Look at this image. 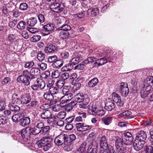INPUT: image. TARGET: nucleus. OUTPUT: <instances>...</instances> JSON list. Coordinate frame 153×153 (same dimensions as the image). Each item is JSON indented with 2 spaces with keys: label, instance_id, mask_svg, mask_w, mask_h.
Listing matches in <instances>:
<instances>
[{
  "label": "nucleus",
  "instance_id": "nucleus-1",
  "mask_svg": "<svg viewBox=\"0 0 153 153\" xmlns=\"http://www.w3.org/2000/svg\"><path fill=\"white\" fill-rule=\"evenodd\" d=\"M33 124V128L27 127L21 131V136L22 139L25 141H27L30 139L31 135H37L41 132L44 123L39 120L34 121Z\"/></svg>",
  "mask_w": 153,
  "mask_h": 153
},
{
  "label": "nucleus",
  "instance_id": "nucleus-2",
  "mask_svg": "<svg viewBox=\"0 0 153 153\" xmlns=\"http://www.w3.org/2000/svg\"><path fill=\"white\" fill-rule=\"evenodd\" d=\"M68 139V135L67 134H61L55 138L54 142L56 146H63L65 150L70 151L71 150V148L68 147L70 143L69 142H67Z\"/></svg>",
  "mask_w": 153,
  "mask_h": 153
},
{
  "label": "nucleus",
  "instance_id": "nucleus-3",
  "mask_svg": "<svg viewBox=\"0 0 153 153\" xmlns=\"http://www.w3.org/2000/svg\"><path fill=\"white\" fill-rule=\"evenodd\" d=\"M30 72L27 70L23 71L22 74L19 76L17 79V81L18 82H21L25 86L30 85V82L32 84H34V80L33 79L30 75Z\"/></svg>",
  "mask_w": 153,
  "mask_h": 153
},
{
  "label": "nucleus",
  "instance_id": "nucleus-4",
  "mask_svg": "<svg viewBox=\"0 0 153 153\" xmlns=\"http://www.w3.org/2000/svg\"><path fill=\"white\" fill-rule=\"evenodd\" d=\"M40 117L42 119L47 120V122L49 124L56 121V115L53 114L50 110L47 109H43Z\"/></svg>",
  "mask_w": 153,
  "mask_h": 153
},
{
  "label": "nucleus",
  "instance_id": "nucleus-5",
  "mask_svg": "<svg viewBox=\"0 0 153 153\" xmlns=\"http://www.w3.org/2000/svg\"><path fill=\"white\" fill-rule=\"evenodd\" d=\"M52 139L48 137L42 138L40 140L36 143L39 147H43L44 150L47 151L52 146Z\"/></svg>",
  "mask_w": 153,
  "mask_h": 153
},
{
  "label": "nucleus",
  "instance_id": "nucleus-6",
  "mask_svg": "<svg viewBox=\"0 0 153 153\" xmlns=\"http://www.w3.org/2000/svg\"><path fill=\"white\" fill-rule=\"evenodd\" d=\"M123 143L126 145H131L133 141L132 134L129 132H127L123 135Z\"/></svg>",
  "mask_w": 153,
  "mask_h": 153
},
{
  "label": "nucleus",
  "instance_id": "nucleus-7",
  "mask_svg": "<svg viewBox=\"0 0 153 153\" xmlns=\"http://www.w3.org/2000/svg\"><path fill=\"white\" fill-rule=\"evenodd\" d=\"M120 92L122 96L126 97L129 92L128 85L126 83L122 82L119 87Z\"/></svg>",
  "mask_w": 153,
  "mask_h": 153
},
{
  "label": "nucleus",
  "instance_id": "nucleus-8",
  "mask_svg": "<svg viewBox=\"0 0 153 153\" xmlns=\"http://www.w3.org/2000/svg\"><path fill=\"white\" fill-rule=\"evenodd\" d=\"M51 10L56 12H60L62 11L64 9V6L61 3L57 2L55 1L50 6Z\"/></svg>",
  "mask_w": 153,
  "mask_h": 153
},
{
  "label": "nucleus",
  "instance_id": "nucleus-9",
  "mask_svg": "<svg viewBox=\"0 0 153 153\" xmlns=\"http://www.w3.org/2000/svg\"><path fill=\"white\" fill-rule=\"evenodd\" d=\"M96 60L95 57L93 56L88 57L84 62L82 63L79 64L75 66L74 69L77 70H82L84 68V64H90L94 62Z\"/></svg>",
  "mask_w": 153,
  "mask_h": 153
},
{
  "label": "nucleus",
  "instance_id": "nucleus-10",
  "mask_svg": "<svg viewBox=\"0 0 153 153\" xmlns=\"http://www.w3.org/2000/svg\"><path fill=\"white\" fill-rule=\"evenodd\" d=\"M152 91H153V88H151L150 86L146 85V83H145L144 87L141 90L140 93L141 96L142 98H145Z\"/></svg>",
  "mask_w": 153,
  "mask_h": 153
},
{
  "label": "nucleus",
  "instance_id": "nucleus-11",
  "mask_svg": "<svg viewBox=\"0 0 153 153\" xmlns=\"http://www.w3.org/2000/svg\"><path fill=\"white\" fill-rule=\"evenodd\" d=\"M35 97V95L32 96L29 94H26L22 95L21 97L20 102L22 104H26L28 103L33 99Z\"/></svg>",
  "mask_w": 153,
  "mask_h": 153
},
{
  "label": "nucleus",
  "instance_id": "nucleus-12",
  "mask_svg": "<svg viewBox=\"0 0 153 153\" xmlns=\"http://www.w3.org/2000/svg\"><path fill=\"white\" fill-rule=\"evenodd\" d=\"M83 53L82 52H75L73 53L74 58L71 59L72 62L76 65L82 61L83 59Z\"/></svg>",
  "mask_w": 153,
  "mask_h": 153
},
{
  "label": "nucleus",
  "instance_id": "nucleus-13",
  "mask_svg": "<svg viewBox=\"0 0 153 153\" xmlns=\"http://www.w3.org/2000/svg\"><path fill=\"white\" fill-rule=\"evenodd\" d=\"M88 145L87 153H97L98 144L96 142L94 141L91 143L88 142Z\"/></svg>",
  "mask_w": 153,
  "mask_h": 153
},
{
  "label": "nucleus",
  "instance_id": "nucleus-14",
  "mask_svg": "<svg viewBox=\"0 0 153 153\" xmlns=\"http://www.w3.org/2000/svg\"><path fill=\"white\" fill-rule=\"evenodd\" d=\"M30 72L31 76V77L34 80L33 83L34 84H35L37 79L36 76L40 74V70L38 68L33 67L30 69Z\"/></svg>",
  "mask_w": 153,
  "mask_h": 153
},
{
  "label": "nucleus",
  "instance_id": "nucleus-15",
  "mask_svg": "<svg viewBox=\"0 0 153 153\" xmlns=\"http://www.w3.org/2000/svg\"><path fill=\"white\" fill-rule=\"evenodd\" d=\"M113 99L117 105L120 107L122 106L124 104L123 101L121 99L120 96L116 93L113 92L112 94Z\"/></svg>",
  "mask_w": 153,
  "mask_h": 153
},
{
  "label": "nucleus",
  "instance_id": "nucleus-16",
  "mask_svg": "<svg viewBox=\"0 0 153 153\" xmlns=\"http://www.w3.org/2000/svg\"><path fill=\"white\" fill-rule=\"evenodd\" d=\"M147 138V134L146 132L143 131H140L136 134V139L139 141L145 143Z\"/></svg>",
  "mask_w": 153,
  "mask_h": 153
},
{
  "label": "nucleus",
  "instance_id": "nucleus-17",
  "mask_svg": "<svg viewBox=\"0 0 153 153\" xmlns=\"http://www.w3.org/2000/svg\"><path fill=\"white\" fill-rule=\"evenodd\" d=\"M55 28V25L53 23H48L45 25L43 27V31H45V32L46 33L45 34L46 35L49 34L50 32H51Z\"/></svg>",
  "mask_w": 153,
  "mask_h": 153
},
{
  "label": "nucleus",
  "instance_id": "nucleus-18",
  "mask_svg": "<svg viewBox=\"0 0 153 153\" xmlns=\"http://www.w3.org/2000/svg\"><path fill=\"white\" fill-rule=\"evenodd\" d=\"M59 56L62 59L66 60L69 57V50L64 48H62L59 53Z\"/></svg>",
  "mask_w": 153,
  "mask_h": 153
},
{
  "label": "nucleus",
  "instance_id": "nucleus-19",
  "mask_svg": "<svg viewBox=\"0 0 153 153\" xmlns=\"http://www.w3.org/2000/svg\"><path fill=\"white\" fill-rule=\"evenodd\" d=\"M145 142L135 139L133 143L134 149L136 151H139L143 147Z\"/></svg>",
  "mask_w": 153,
  "mask_h": 153
},
{
  "label": "nucleus",
  "instance_id": "nucleus-20",
  "mask_svg": "<svg viewBox=\"0 0 153 153\" xmlns=\"http://www.w3.org/2000/svg\"><path fill=\"white\" fill-rule=\"evenodd\" d=\"M45 53H53L56 51V48L52 44L47 45L44 49Z\"/></svg>",
  "mask_w": 153,
  "mask_h": 153
},
{
  "label": "nucleus",
  "instance_id": "nucleus-21",
  "mask_svg": "<svg viewBox=\"0 0 153 153\" xmlns=\"http://www.w3.org/2000/svg\"><path fill=\"white\" fill-rule=\"evenodd\" d=\"M44 98L50 101V103L51 104H53L56 103V101L54 100V96L50 94L49 92H46L44 93Z\"/></svg>",
  "mask_w": 153,
  "mask_h": 153
},
{
  "label": "nucleus",
  "instance_id": "nucleus-22",
  "mask_svg": "<svg viewBox=\"0 0 153 153\" xmlns=\"http://www.w3.org/2000/svg\"><path fill=\"white\" fill-rule=\"evenodd\" d=\"M99 11V10L97 7L91 8L88 10L87 14L91 17H95L98 14Z\"/></svg>",
  "mask_w": 153,
  "mask_h": 153
},
{
  "label": "nucleus",
  "instance_id": "nucleus-23",
  "mask_svg": "<svg viewBox=\"0 0 153 153\" xmlns=\"http://www.w3.org/2000/svg\"><path fill=\"white\" fill-rule=\"evenodd\" d=\"M76 65L75 63H73L72 62L71 60L68 63L66 64L62 68L61 70L63 71L71 70L73 69L74 66Z\"/></svg>",
  "mask_w": 153,
  "mask_h": 153
},
{
  "label": "nucleus",
  "instance_id": "nucleus-24",
  "mask_svg": "<svg viewBox=\"0 0 153 153\" xmlns=\"http://www.w3.org/2000/svg\"><path fill=\"white\" fill-rule=\"evenodd\" d=\"M30 120L29 117H25L23 116V118L21 120L19 124L20 126L25 127L28 125L30 123Z\"/></svg>",
  "mask_w": 153,
  "mask_h": 153
},
{
  "label": "nucleus",
  "instance_id": "nucleus-25",
  "mask_svg": "<svg viewBox=\"0 0 153 153\" xmlns=\"http://www.w3.org/2000/svg\"><path fill=\"white\" fill-rule=\"evenodd\" d=\"M99 82V80L95 77L90 80L88 83V86L90 88H93L96 86Z\"/></svg>",
  "mask_w": 153,
  "mask_h": 153
},
{
  "label": "nucleus",
  "instance_id": "nucleus-26",
  "mask_svg": "<svg viewBox=\"0 0 153 153\" xmlns=\"http://www.w3.org/2000/svg\"><path fill=\"white\" fill-rule=\"evenodd\" d=\"M23 117V115H22V114L18 113L12 116L11 119L13 122L18 123L20 122Z\"/></svg>",
  "mask_w": 153,
  "mask_h": 153
},
{
  "label": "nucleus",
  "instance_id": "nucleus-27",
  "mask_svg": "<svg viewBox=\"0 0 153 153\" xmlns=\"http://www.w3.org/2000/svg\"><path fill=\"white\" fill-rule=\"evenodd\" d=\"M36 82L38 84L39 88L40 90H42L45 89L46 84L45 82L43 79L38 78Z\"/></svg>",
  "mask_w": 153,
  "mask_h": 153
},
{
  "label": "nucleus",
  "instance_id": "nucleus-28",
  "mask_svg": "<svg viewBox=\"0 0 153 153\" xmlns=\"http://www.w3.org/2000/svg\"><path fill=\"white\" fill-rule=\"evenodd\" d=\"M73 97V95L72 93H68V94L63 96V100H62V101H61V103H67L68 101L71 100Z\"/></svg>",
  "mask_w": 153,
  "mask_h": 153
},
{
  "label": "nucleus",
  "instance_id": "nucleus-29",
  "mask_svg": "<svg viewBox=\"0 0 153 153\" xmlns=\"http://www.w3.org/2000/svg\"><path fill=\"white\" fill-rule=\"evenodd\" d=\"M9 110L15 113L19 111L20 109V107L16 104L15 102L9 105Z\"/></svg>",
  "mask_w": 153,
  "mask_h": 153
},
{
  "label": "nucleus",
  "instance_id": "nucleus-30",
  "mask_svg": "<svg viewBox=\"0 0 153 153\" xmlns=\"http://www.w3.org/2000/svg\"><path fill=\"white\" fill-rule=\"evenodd\" d=\"M27 23L30 26H34L37 23V20L35 17H31L28 19Z\"/></svg>",
  "mask_w": 153,
  "mask_h": 153
},
{
  "label": "nucleus",
  "instance_id": "nucleus-31",
  "mask_svg": "<svg viewBox=\"0 0 153 153\" xmlns=\"http://www.w3.org/2000/svg\"><path fill=\"white\" fill-rule=\"evenodd\" d=\"M71 26L67 24L64 23L63 25H62L60 27H58L56 30H63L64 31H68L71 29Z\"/></svg>",
  "mask_w": 153,
  "mask_h": 153
},
{
  "label": "nucleus",
  "instance_id": "nucleus-32",
  "mask_svg": "<svg viewBox=\"0 0 153 153\" xmlns=\"http://www.w3.org/2000/svg\"><path fill=\"white\" fill-rule=\"evenodd\" d=\"M115 146L117 148H119L120 146H122L123 143V137H122V138H120L118 137H115Z\"/></svg>",
  "mask_w": 153,
  "mask_h": 153
},
{
  "label": "nucleus",
  "instance_id": "nucleus-33",
  "mask_svg": "<svg viewBox=\"0 0 153 153\" xmlns=\"http://www.w3.org/2000/svg\"><path fill=\"white\" fill-rule=\"evenodd\" d=\"M65 18L64 17H61L58 18L56 19V27H59L63 25L65 23Z\"/></svg>",
  "mask_w": 153,
  "mask_h": 153
},
{
  "label": "nucleus",
  "instance_id": "nucleus-34",
  "mask_svg": "<svg viewBox=\"0 0 153 153\" xmlns=\"http://www.w3.org/2000/svg\"><path fill=\"white\" fill-rule=\"evenodd\" d=\"M69 33L67 31L62 30L59 33V37L62 39H65L69 36Z\"/></svg>",
  "mask_w": 153,
  "mask_h": 153
},
{
  "label": "nucleus",
  "instance_id": "nucleus-35",
  "mask_svg": "<svg viewBox=\"0 0 153 153\" xmlns=\"http://www.w3.org/2000/svg\"><path fill=\"white\" fill-rule=\"evenodd\" d=\"M46 57V55L42 51H39L38 52L37 58L38 60L40 62H42L44 60Z\"/></svg>",
  "mask_w": 153,
  "mask_h": 153
},
{
  "label": "nucleus",
  "instance_id": "nucleus-36",
  "mask_svg": "<svg viewBox=\"0 0 153 153\" xmlns=\"http://www.w3.org/2000/svg\"><path fill=\"white\" fill-rule=\"evenodd\" d=\"M146 85L147 86H150L151 88L152 86H153V76H148L146 79Z\"/></svg>",
  "mask_w": 153,
  "mask_h": 153
},
{
  "label": "nucleus",
  "instance_id": "nucleus-37",
  "mask_svg": "<svg viewBox=\"0 0 153 153\" xmlns=\"http://www.w3.org/2000/svg\"><path fill=\"white\" fill-rule=\"evenodd\" d=\"M114 107V104L112 101L107 102L106 103V110L108 111H111Z\"/></svg>",
  "mask_w": 153,
  "mask_h": 153
},
{
  "label": "nucleus",
  "instance_id": "nucleus-38",
  "mask_svg": "<svg viewBox=\"0 0 153 153\" xmlns=\"http://www.w3.org/2000/svg\"><path fill=\"white\" fill-rule=\"evenodd\" d=\"M50 127L49 126H44L42 128L41 132L42 134L45 135L49 133L50 132Z\"/></svg>",
  "mask_w": 153,
  "mask_h": 153
},
{
  "label": "nucleus",
  "instance_id": "nucleus-39",
  "mask_svg": "<svg viewBox=\"0 0 153 153\" xmlns=\"http://www.w3.org/2000/svg\"><path fill=\"white\" fill-rule=\"evenodd\" d=\"M76 139V136L74 134L70 135L69 137H68V142H69L70 144H68V147H71V145L72 144L73 142Z\"/></svg>",
  "mask_w": 153,
  "mask_h": 153
},
{
  "label": "nucleus",
  "instance_id": "nucleus-40",
  "mask_svg": "<svg viewBox=\"0 0 153 153\" xmlns=\"http://www.w3.org/2000/svg\"><path fill=\"white\" fill-rule=\"evenodd\" d=\"M49 93L52 95L58 94L59 90L57 87L53 86L48 88Z\"/></svg>",
  "mask_w": 153,
  "mask_h": 153
},
{
  "label": "nucleus",
  "instance_id": "nucleus-41",
  "mask_svg": "<svg viewBox=\"0 0 153 153\" xmlns=\"http://www.w3.org/2000/svg\"><path fill=\"white\" fill-rule=\"evenodd\" d=\"M26 23L24 21H21L17 25V28L19 30L24 29L25 27Z\"/></svg>",
  "mask_w": 153,
  "mask_h": 153
},
{
  "label": "nucleus",
  "instance_id": "nucleus-42",
  "mask_svg": "<svg viewBox=\"0 0 153 153\" xmlns=\"http://www.w3.org/2000/svg\"><path fill=\"white\" fill-rule=\"evenodd\" d=\"M32 99V101L28 105L31 106L33 108H35L38 107L39 105V102L36 99H35L33 100Z\"/></svg>",
  "mask_w": 153,
  "mask_h": 153
},
{
  "label": "nucleus",
  "instance_id": "nucleus-43",
  "mask_svg": "<svg viewBox=\"0 0 153 153\" xmlns=\"http://www.w3.org/2000/svg\"><path fill=\"white\" fill-rule=\"evenodd\" d=\"M63 64V61L62 60H57V59L56 61L53 63V65L55 66L56 68H59L62 66Z\"/></svg>",
  "mask_w": 153,
  "mask_h": 153
},
{
  "label": "nucleus",
  "instance_id": "nucleus-44",
  "mask_svg": "<svg viewBox=\"0 0 153 153\" xmlns=\"http://www.w3.org/2000/svg\"><path fill=\"white\" fill-rule=\"evenodd\" d=\"M28 8V5L25 2H22L21 3L19 7L20 10L22 11H26Z\"/></svg>",
  "mask_w": 153,
  "mask_h": 153
},
{
  "label": "nucleus",
  "instance_id": "nucleus-45",
  "mask_svg": "<svg viewBox=\"0 0 153 153\" xmlns=\"http://www.w3.org/2000/svg\"><path fill=\"white\" fill-rule=\"evenodd\" d=\"M34 62L33 61H31L25 62L24 67L26 68L30 69V68H32V67L34 66Z\"/></svg>",
  "mask_w": 153,
  "mask_h": 153
},
{
  "label": "nucleus",
  "instance_id": "nucleus-46",
  "mask_svg": "<svg viewBox=\"0 0 153 153\" xmlns=\"http://www.w3.org/2000/svg\"><path fill=\"white\" fill-rule=\"evenodd\" d=\"M11 81V79L8 77H6L2 79L1 82V83L2 86H4L5 85H7L8 84L10 83Z\"/></svg>",
  "mask_w": 153,
  "mask_h": 153
},
{
  "label": "nucleus",
  "instance_id": "nucleus-47",
  "mask_svg": "<svg viewBox=\"0 0 153 153\" xmlns=\"http://www.w3.org/2000/svg\"><path fill=\"white\" fill-rule=\"evenodd\" d=\"M37 65L38 68L42 70H45L47 67V64L44 62H39L37 64Z\"/></svg>",
  "mask_w": 153,
  "mask_h": 153
},
{
  "label": "nucleus",
  "instance_id": "nucleus-48",
  "mask_svg": "<svg viewBox=\"0 0 153 153\" xmlns=\"http://www.w3.org/2000/svg\"><path fill=\"white\" fill-rule=\"evenodd\" d=\"M10 110H6L4 111V117L8 119H10L13 115V114H12L11 111Z\"/></svg>",
  "mask_w": 153,
  "mask_h": 153
},
{
  "label": "nucleus",
  "instance_id": "nucleus-49",
  "mask_svg": "<svg viewBox=\"0 0 153 153\" xmlns=\"http://www.w3.org/2000/svg\"><path fill=\"white\" fill-rule=\"evenodd\" d=\"M12 97L13 101H14V102H16V103H17L18 102H19L21 99L19 98V97L16 93H14L12 95Z\"/></svg>",
  "mask_w": 153,
  "mask_h": 153
},
{
  "label": "nucleus",
  "instance_id": "nucleus-50",
  "mask_svg": "<svg viewBox=\"0 0 153 153\" xmlns=\"http://www.w3.org/2000/svg\"><path fill=\"white\" fill-rule=\"evenodd\" d=\"M60 74V72L58 70H56L52 72L51 76L53 78H56L59 77Z\"/></svg>",
  "mask_w": 153,
  "mask_h": 153
},
{
  "label": "nucleus",
  "instance_id": "nucleus-51",
  "mask_svg": "<svg viewBox=\"0 0 153 153\" xmlns=\"http://www.w3.org/2000/svg\"><path fill=\"white\" fill-rule=\"evenodd\" d=\"M88 141H87L84 142L80 145L78 150L81 151V152L85 150L86 149V146L87 144H88Z\"/></svg>",
  "mask_w": 153,
  "mask_h": 153
},
{
  "label": "nucleus",
  "instance_id": "nucleus-52",
  "mask_svg": "<svg viewBox=\"0 0 153 153\" xmlns=\"http://www.w3.org/2000/svg\"><path fill=\"white\" fill-rule=\"evenodd\" d=\"M145 151L146 153H151L153 152V147L151 145H146L145 146Z\"/></svg>",
  "mask_w": 153,
  "mask_h": 153
},
{
  "label": "nucleus",
  "instance_id": "nucleus-53",
  "mask_svg": "<svg viewBox=\"0 0 153 153\" xmlns=\"http://www.w3.org/2000/svg\"><path fill=\"white\" fill-rule=\"evenodd\" d=\"M90 102V99L87 95H84L83 96V98L82 99V102L83 104H88Z\"/></svg>",
  "mask_w": 153,
  "mask_h": 153
},
{
  "label": "nucleus",
  "instance_id": "nucleus-54",
  "mask_svg": "<svg viewBox=\"0 0 153 153\" xmlns=\"http://www.w3.org/2000/svg\"><path fill=\"white\" fill-rule=\"evenodd\" d=\"M41 38V36L39 35H34L31 38L30 40L33 42H36L39 41Z\"/></svg>",
  "mask_w": 153,
  "mask_h": 153
},
{
  "label": "nucleus",
  "instance_id": "nucleus-55",
  "mask_svg": "<svg viewBox=\"0 0 153 153\" xmlns=\"http://www.w3.org/2000/svg\"><path fill=\"white\" fill-rule=\"evenodd\" d=\"M54 95V97L55 98V100L56 101H60L61 100H63V96H62L61 93L58 92V94H56Z\"/></svg>",
  "mask_w": 153,
  "mask_h": 153
},
{
  "label": "nucleus",
  "instance_id": "nucleus-56",
  "mask_svg": "<svg viewBox=\"0 0 153 153\" xmlns=\"http://www.w3.org/2000/svg\"><path fill=\"white\" fill-rule=\"evenodd\" d=\"M57 59V57L56 55L51 56L49 57L48 58V62L50 63L56 61Z\"/></svg>",
  "mask_w": 153,
  "mask_h": 153
},
{
  "label": "nucleus",
  "instance_id": "nucleus-57",
  "mask_svg": "<svg viewBox=\"0 0 153 153\" xmlns=\"http://www.w3.org/2000/svg\"><path fill=\"white\" fill-rule=\"evenodd\" d=\"M55 81L52 79H50L47 81L46 85L47 87L49 88L53 86Z\"/></svg>",
  "mask_w": 153,
  "mask_h": 153
},
{
  "label": "nucleus",
  "instance_id": "nucleus-58",
  "mask_svg": "<svg viewBox=\"0 0 153 153\" xmlns=\"http://www.w3.org/2000/svg\"><path fill=\"white\" fill-rule=\"evenodd\" d=\"M72 16L75 18H78L79 19L82 18L85 16V14L83 12H81L77 14H74Z\"/></svg>",
  "mask_w": 153,
  "mask_h": 153
},
{
  "label": "nucleus",
  "instance_id": "nucleus-59",
  "mask_svg": "<svg viewBox=\"0 0 153 153\" xmlns=\"http://www.w3.org/2000/svg\"><path fill=\"white\" fill-rule=\"evenodd\" d=\"M96 61V62H95L94 63L95 64V65H97V64L98 65H101L104 64V58H101L100 59H99L97 60H96L95 61Z\"/></svg>",
  "mask_w": 153,
  "mask_h": 153
},
{
  "label": "nucleus",
  "instance_id": "nucleus-60",
  "mask_svg": "<svg viewBox=\"0 0 153 153\" xmlns=\"http://www.w3.org/2000/svg\"><path fill=\"white\" fill-rule=\"evenodd\" d=\"M66 114L64 111L60 112H59L57 116H56V118L58 117L60 119H63L65 117Z\"/></svg>",
  "mask_w": 153,
  "mask_h": 153
},
{
  "label": "nucleus",
  "instance_id": "nucleus-61",
  "mask_svg": "<svg viewBox=\"0 0 153 153\" xmlns=\"http://www.w3.org/2000/svg\"><path fill=\"white\" fill-rule=\"evenodd\" d=\"M84 125V123H78L76 124V127L77 130L79 131H82V129Z\"/></svg>",
  "mask_w": 153,
  "mask_h": 153
},
{
  "label": "nucleus",
  "instance_id": "nucleus-62",
  "mask_svg": "<svg viewBox=\"0 0 153 153\" xmlns=\"http://www.w3.org/2000/svg\"><path fill=\"white\" fill-rule=\"evenodd\" d=\"M64 107V108L67 111H71L73 108V107L70 103L68 104L65 105Z\"/></svg>",
  "mask_w": 153,
  "mask_h": 153
},
{
  "label": "nucleus",
  "instance_id": "nucleus-63",
  "mask_svg": "<svg viewBox=\"0 0 153 153\" xmlns=\"http://www.w3.org/2000/svg\"><path fill=\"white\" fill-rule=\"evenodd\" d=\"M61 103L60 104V105H59L58 104L56 105H54L52 109L54 111H58L60 110L61 108Z\"/></svg>",
  "mask_w": 153,
  "mask_h": 153
},
{
  "label": "nucleus",
  "instance_id": "nucleus-64",
  "mask_svg": "<svg viewBox=\"0 0 153 153\" xmlns=\"http://www.w3.org/2000/svg\"><path fill=\"white\" fill-rule=\"evenodd\" d=\"M116 153H124L125 150L123 149L122 146H121L119 148H117L116 147Z\"/></svg>",
  "mask_w": 153,
  "mask_h": 153
}]
</instances>
